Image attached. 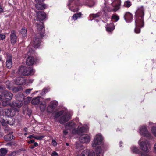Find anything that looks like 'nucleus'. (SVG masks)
<instances>
[{
    "instance_id": "obj_55",
    "label": "nucleus",
    "mask_w": 156,
    "mask_h": 156,
    "mask_svg": "<svg viewBox=\"0 0 156 156\" xmlns=\"http://www.w3.org/2000/svg\"><path fill=\"white\" fill-rule=\"evenodd\" d=\"M154 151H156V143H155V144L154 146Z\"/></svg>"
},
{
    "instance_id": "obj_37",
    "label": "nucleus",
    "mask_w": 156,
    "mask_h": 156,
    "mask_svg": "<svg viewBox=\"0 0 156 156\" xmlns=\"http://www.w3.org/2000/svg\"><path fill=\"white\" fill-rule=\"evenodd\" d=\"M131 5V2L129 1H127L125 2L124 5L127 7H130Z\"/></svg>"
},
{
    "instance_id": "obj_56",
    "label": "nucleus",
    "mask_w": 156,
    "mask_h": 156,
    "mask_svg": "<svg viewBox=\"0 0 156 156\" xmlns=\"http://www.w3.org/2000/svg\"><path fill=\"white\" fill-rule=\"evenodd\" d=\"M35 147H34V146H30V148H31V149H33Z\"/></svg>"
},
{
    "instance_id": "obj_2",
    "label": "nucleus",
    "mask_w": 156,
    "mask_h": 156,
    "mask_svg": "<svg viewBox=\"0 0 156 156\" xmlns=\"http://www.w3.org/2000/svg\"><path fill=\"white\" fill-rule=\"evenodd\" d=\"M136 16L137 18L135 20L136 27L134 31L136 33H140V27H143L144 25L143 17L144 12L143 10H137L136 12Z\"/></svg>"
},
{
    "instance_id": "obj_46",
    "label": "nucleus",
    "mask_w": 156,
    "mask_h": 156,
    "mask_svg": "<svg viewBox=\"0 0 156 156\" xmlns=\"http://www.w3.org/2000/svg\"><path fill=\"white\" fill-rule=\"evenodd\" d=\"M58 155V154L55 151H54L52 152L51 156H55Z\"/></svg>"
},
{
    "instance_id": "obj_27",
    "label": "nucleus",
    "mask_w": 156,
    "mask_h": 156,
    "mask_svg": "<svg viewBox=\"0 0 156 156\" xmlns=\"http://www.w3.org/2000/svg\"><path fill=\"white\" fill-rule=\"evenodd\" d=\"M23 89L22 87L21 86H18L17 87H14L12 89V91L15 92H16L22 90Z\"/></svg>"
},
{
    "instance_id": "obj_3",
    "label": "nucleus",
    "mask_w": 156,
    "mask_h": 156,
    "mask_svg": "<svg viewBox=\"0 0 156 156\" xmlns=\"http://www.w3.org/2000/svg\"><path fill=\"white\" fill-rule=\"evenodd\" d=\"M13 96L12 94L7 91H3L0 95V100L3 101L2 105L4 106L7 105L9 104V101L11 100Z\"/></svg>"
},
{
    "instance_id": "obj_6",
    "label": "nucleus",
    "mask_w": 156,
    "mask_h": 156,
    "mask_svg": "<svg viewBox=\"0 0 156 156\" xmlns=\"http://www.w3.org/2000/svg\"><path fill=\"white\" fill-rule=\"evenodd\" d=\"M81 124L80 123L78 124L77 130L74 129L72 130V133L74 134H78L79 135L81 133L86 132L88 129L87 126H82Z\"/></svg>"
},
{
    "instance_id": "obj_4",
    "label": "nucleus",
    "mask_w": 156,
    "mask_h": 156,
    "mask_svg": "<svg viewBox=\"0 0 156 156\" xmlns=\"http://www.w3.org/2000/svg\"><path fill=\"white\" fill-rule=\"evenodd\" d=\"M34 71L31 67L26 68L24 66L21 67L18 71L19 74L21 75L27 76L29 74H33L34 73Z\"/></svg>"
},
{
    "instance_id": "obj_63",
    "label": "nucleus",
    "mask_w": 156,
    "mask_h": 156,
    "mask_svg": "<svg viewBox=\"0 0 156 156\" xmlns=\"http://www.w3.org/2000/svg\"><path fill=\"white\" fill-rule=\"evenodd\" d=\"M27 133H24V135H25V136H26V135H27Z\"/></svg>"
},
{
    "instance_id": "obj_60",
    "label": "nucleus",
    "mask_w": 156,
    "mask_h": 156,
    "mask_svg": "<svg viewBox=\"0 0 156 156\" xmlns=\"http://www.w3.org/2000/svg\"><path fill=\"white\" fill-rule=\"evenodd\" d=\"M7 88L9 89H10V87L9 86H7Z\"/></svg>"
},
{
    "instance_id": "obj_15",
    "label": "nucleus",
    "mask_w": 156,
    "mask_h": 156,
    "mask_svg": "<svg viewBox=\"0 0 156 156\" xmlns=\"http://www.w3.org/2000/svg\"><path fill=\"white\" fill-rule=\"evenodd\" d=\"M70 118V115L69 113H67L65 115L61 117L59 120V122L61 124H63L69 120Z\"/></svg>"
},
{
    "instance_id": "obj_33",
    "label": "nucleus",
    "mask_w": 156,
    "mask_h": 156,
    "mask_svg": "<svg viewBox=\"0 0 156 156\" xmlns=\"http://www.w3.org/2000/svg\"><path fill=\"white\" fill-rule=\"evenodd\" d=\"M20 33L23 37H25L27 35V30L26 28H23L20 30Z\"/></svg>"
},
{
    "instance_id": "obj_34",
    "label": "nucleus",
    "mask_w": 156,
    "mask_h": 156,
    "mask_svg": "<svg viewBox=\"0 0 156 156\" xmlns=\"http://www.w3.org/2000/svg\"><path fill=\"white\" fill-rule=\"evenodd\" d=\"M132 151L134 153H139V150L138 149L137 147L133 146L131 148Z\"/></svg>"
},
{
    "instance_id": "obj_59",
    "label": "nucleus",
    "mask_w": 156,
    "mask_h": 156,
    "mask_svg": "<svg viewBox=\"0 0 156 156\" xmlns=\"http://www.w3.org/2000/svg\"><path fill=\"white\" fill-rule=\"evenodd\" d=\"M2 136V133H1L0 132V136Z\"/></svg>"
},
{
    "instance_id": "obj_58",
    "label": "nucleus",
    "mask_w": 156,
    "mask_h": 156,
    "mask_svg": "<svg viewBox=\"0 0 156 156\" xmlns=\"http://www.w3.org/2000/svg\"><path fill=\"white\" fill-rule=\"evenodd\" d=\"M0 10H3L1 6L0 5Z\"/></svg>"
},
{
    "instance_id": "obj_7",
    "label": "nucleus",
    "mask_w": 156,
    "mask_h": 156,
    "mask_svg": "<svg viewBox=\"0 0 156 156\" xmlns=\"http://www.w3.org/2000/svg\"><path fill=\"white\" fill-rule=\"evenodd\" d=\"M103 138L101 135L98 134L96 135L92 144L93 147H95L98 145L101 144L102 143Z\"/></svg>"
},
{
    "instance_id": "obj_47",
    "label": "nucleus",
    "mask_w": 156,
    "mask_h": 156,
    "mask_svg": "<svg viewBox=\"0 0 156 156\" xmlns=\"http://www.w3.org/2000/svg\"><path fill=\"white\" fill-rule=\"evenodd\" d=\"M4 117V116L2 115L0 116V122L1 123L2 122V121L4 120L3 118Z\"/></svg>"
},
{
    "instance_id": "obj_12",
    "label": "nucleus",
    "mask_w": 156,
    "mask_h": 156,
    "mask_svg": "<svg viewBox=\"0 0 156 156\" xmlns=\"http://www.w3.org/2000/svg\"><path fill=\"white\" fill-rule=\"evenodd\" d=\"M37 31L39 32L40 37H42L44 34V24L43 23L40 22L39 24L37 25Z\"/></svg>"
},
{
    "instance_id": "obj_19",
    "label": "nucleus",
    "mask_w": 156,
    "mask_h": 156,
    "mask_svg": "<svg viewBox=\"0 0 156 156\" xmlns=\"http://www.w3.org/2000/svg\"><path fill=\"white\" fill-rule=\"evenodd\" d=\"M10 37L11 43L12 44L15 43L17 41V37L14 31H12Z\"/></svg>"
},
{
    "instance_id": "obj_49",
    "label": "nucleus",
    "mask_w": 156,
    "mask_h": 156,
    "mask_svg": "<svg viewBox=\"0 0 156 156\" xmlns=\"http://www.w3.org/2000/svg\"><path fill=\"white\" fill-rule=\"evenodd\" d=\"M38 144L37 143V142H34V144L33 146L35 147L37 146H38Z\"/></svg>"
},
{
    "instance_id": "obj_54",
    "label": "nucleus",
    "mask_w": 156,
    "mask_h": 156,
    "mask_svg": "<svg viewBox=\"0 0 156 156\" xmlns=\"http://www.w3.org/2000/svg\"><path fill=\"white\" fill-rule=\"evenodd\" d=\"M144 7L143 6H142L140 8H138L137 10H144Z\"/></svg>"
},
{
    "instance_id": "obj_57",
    "label": "nucleus",
    "mask_w": 156,
    "mask_h": 156,
    "mask_svg": "<svg viewBox=\"0 0 156 156\" xmlns=\"http://www.w3.org/2000/svg\"><path fill=\"white\" fill-rule=\"evenodd\" d=\"M24 129V130L25 131V132H26L27 130V128H25Z\"/></svg>"
},
{
    "instance_id": "obj_45",
    "label": "nucleus",
    "mask_w": 156,
    "mask_h": 156,
    "mask_svg": "<svg viewBox=\"0 0 156 156\" xmlns=\"http://www.w3.org/2000/svg\"><path fill=\"white\" fill-rule=\"evenodd\" d=\"M8 123V121H6L5 120L4 121H2L1 122L2 125L5 126L6 125V123Z\"/></svg>"
},
{
    "instance_id": "obj_29",
    "label": "nucleus",
    "mask_w": 156,
    "mask_h": 156,
    "mask_svg": "<svg viewBox=\"0 0 156 156\" xmlns=\"http://www.w3.org/2000/svg\"><path fill=\"white\" fill-rule=\"evenodd\" d=\"M0 156H5L7 152L6 149L2 148L0 149Z\"/></svg>"
},
{
    "instance_id": "obj_22",
    "label": "nucleus",
    "mask_w": 156,
    "mask_h": 156,
    "mask_svg": "<svg viewBox=\"0 0 156 156\" xmlns=\"http://www.w3.org/2000/svg\"><path fill=\"white\" fill-rule=\"evenodd\" d=\"M113 4L114 5V8L112 10H119L120 8L121 1L119 0H116Z\"/></svg>"
},
{
    "instance_id": "obj_35",
    "label": "nucleus",
    "mask_w": 156,
    "mask_h": 156,
    "mask_svg": "<svg viewBox=\"0 0 156 156\" xmlns=\"http://www.w3.org/2000/svg\"><path fill=\"white\" fill-rule=\"evenodd\" d=\"M63 110H61L58 112H57L55 115L54 117L55 118H57L61 115L64 113Z\"/></svg>"
},
{
    "instance_id": "obj_62",
    "label": "nucleus",
    "mask_w": 156,
    "mask_h": 156,
    "mask_svg": "<svg viewBox=\"0 0 156 156\" xmlns=\"http://www.w3.org/2000/svg\"><path fill=\"white\" fill-rule=\"evenodd\" d=\"M30 81L31 83H32L33 82L32 80H30Z\"/></svg>"
},
{
    "instance_id": "obj_50",
    "label": "nucleus",
    "mask_w": 156,
    "mask_h": 156,
    "mask_svg": "<svg viewBox=\"0 0 156 156\" xmlns=\"http://www.w3.org/2000/svg\"><path fill=\"white\" fill-rule=\"evenodd\" d=\"M68 133V132L66 130H65L63 131V134L65 135H66Z\"/></svg>"
},
{
    "instance_id": "obj_40",
    "label": "nucleus",
    "mask_w": 156,
    "mask_h": 156,
    "mask_svg": "<svg viewBox=\"0 0 156 156\" xmlns=\"http://www.w3.org/2000/svg\"><path fill=\"white\" fill-rule=\"evenodd\" d=\"M151 131L153 134L156 136V127H153L151 129Z\"/></svg>"
},
{
    "instance_id": "obj_20",
    "label": "nucleus",
    "mask_w": 156,
    "mask_h": 156,
    "mask_svg": "<svg viewBox=\"0 0 156 156\" xmlns=\"http://www.w3.org/2000/svg\"><path fill=\"white\" fill-rule=\"evenodd\" d=\"M25 82V80L23 77H19L16 79L15 83L17 85H21Z\"/></svg>"
},
{
    "instance_id": "obj_24",
    "label": "nucleus",
    "mask_w": 156,
    "mask_h": 156,
    "mask_svg": "<svg viewBox=\"0 0 156 156\" xmlns=\"http://www.w3.org/2000/svg\"><path fill=\"white\" fill-rule=\"evenodd\" d=\"M6 65L7 67L8 68H10L12 67V61L11 58H8L6 62Z\"/></svg>"
},
{
    "instance_id": "obj_5",
    "label": "nucleus",
    "mask_w": 156,
    "mask_h": 156,
    "mask_svg": "<svg viewBox=\"0 0 156 156\" xmlns=\"http://www.w3.org/2000/svg\"><path fill=\"white\" fill-rule=\"evenodd\" d=\"M17 101L13 102V105L14 106L17 108H20L23 105L22 101L24 98V96L22 93L20 95L16 96Z\"/></svg>"
},
{
    "instance_id": "obj_28",
    "label": "nucleus",
    "mask_w": 156,
    "mask_h": 156,
    "mask_svg": "<svg viewBox=\"0 0 156 156\" xmlns=\"http://www.w3.org/2000/svg\"><path fill=\"white\" fill-rule=\"evenodd\" d=\"M13 136L11 134H8L4 136V138L6 141H9L12 140L13 138Z\"/></svg>"
},
{
    "instance_id": "obj_26",
    "label": "nucleus",
    "mask_w": 156,
    "mask_h": 156,
    "mask_svg": "<svg viewBox=\"0 0 156 156\" xmlns=\"http://www.w3.org/2000/svg\"><path fill=\"white\" fill-rule=\"evenodd\" d=\"M40 97H37L34 98L31 101L32 103L35 105L38 104L40 102Z\"/></svg>"
},
{
    "instance_id": "obj_38",
    "label": "nucleus",
    "mask_w": 156,
    "mask_h": 156,
    "mask_svg": "<svg viewBox=\"0 0 156 156\" xmlns=\"http://www.w3.org/2000/svg\"><path fill=\"white\" fill-rule=\"evenodd\" d=\"M112 19L113 20H114L115 22H116L119 19V17L116 15H114L112 16Z\"/></svg>"
},
{
    "instance_id": "obj_14",
    "label": "nucleus",
    "mask_w": 156,
    "mask_h": 156,
    "mask_svg": "<svg viewBox=\"0 0 156 156\" xmlns=\"http://www.w3.org/2000/svg\"><path fill=\"white\" fill-rule=\"evenodd\" d=\"M5 115L9 117H13L16 113V111L14 108L12 109H6L5 111Z\"/></svg>"
},
{
    "instance_id": "obj_51",
    "label": "nucleus",
    "mask_w": 156,
    "mask_h": 156,
    "mask_svg": "<svg viewBox=\"0 0 156 156\" xmlns=\"http://www.w3.org/2000/svg\"><path fill=\"white\" fill-rule=\"evenodd\" d=\"M100 16V15L99 14H98V13H97V14H94V17H99Z\"/></svg>"
},
{
    "instance_id": "obj_36",
    "label": "nucleus",
    "mask_w": 156,
    "mask_h": 156,
    "mask_svg": "<svg viewBox=\"0 0 156 156\" xmlns=\"http://www.w3.org/2000/svg\"><path fill=\"white\" fill-rule=\"evenodd\" d=\"M46 104L41 103L40 105V108L41 111H44L45 109Z\"/></svg>"
},
{
    "instance_id": "obj_53",
    "label": "nucleus",
    "mask_w": 156,
    "mask_h": 156,
    "mask_svg": "<svg viewBox=\"0 0 156 156\" xmlns=\"http://www.w3.org/2000/svg\"><path fill=\"white\" fill-rule=\"evenodd\" d=\"M142 156H148V154L147 153H143L141 154Z\"/></svg>"
},
{
    "instance_id": "obj_32",
    "label": "nucleus",
    "mask_w": 156,
    "mask_h": 156,
    "mask_svg": "<svg viewBox=\"0 0 156 156\" xmlns=\"http://www.w3.org/2000/svg\"><path fill=\"white\" fill-rule=\"evenodd\" d=\"M96 151L97 156H103L102 154L101 153V150L100 147H98Z\"/></svg>"
},
{
    "instance_id": "obj_42",
    "label": "nucleus",
    "mask_w": 156,
    "mask_h": 156,
    "mask_svg": "<svg viewBox=\"0 0 156 156\" xmlns=\"http://www.w3.org/2000/svg\"><path fill=\"white\" fill-rule=\"evenodd\" d=\"M32 90V89H26L25 90V92L27 94H28L30 93L31 91Z\"/></svg>"
},
{
    "instance_id": "obj_8",
    "label": "nucleus",
    "mask_w": 156,
    "mask_h": 156,
    "mask_svg": "<svg viewBox=\"0 0 156 156\" xmlns=\"http://www.w3.org/2000/svg\"><path fill=\"white\" fill-rule=\"evenodd\" d=\"M46 17V14L43 10H39L36 12V19L37 20H43Z\"/></svg>"
},
{
    "instance_id": "obj_52",
    "label": "nucleus",
    "mask_w": 156,
    "mask_h": 156,
    "mask_svg": "<svg viewBox=\"0 0 156 156\" xmlns=\"http://www.w3.org/2000/svg\"><path fill=\"white\" fill-rule=\"evenodd\" d=\"M34 136L33 135H30L27 137V138H34Z\"/></svg>"
},
{
    "instance_id": "obj_25",
    "label": "nucleus",
    "mask_w": 156,
    "mask_h": 156,
    "mask_svg": "<svg viewBox=\"0 0 156 156\" xmlns=\"http://www.w3.org/2000/svg\"><path fill=\"white\" fill-rule=\"evenodd\" d=\"M74 125L75 123L73 121H70L66 124V128L69 129H70L74 126Z\"/></svg>"
},
{
    "instance_id": "obj_44",
    "label": "nucleus",
    "mask_w": 156,
    "mask_h": 156,
    "mask_svg": "<svg viewBox=\"0 0 156 156\" xmlns=\"http://www.w3.org/2000/svg\"><path fill=\"white\" fill-rule=\"evenodd\" d=\"M52 143L53 146H55L57 145V143L54 140H53L52 141Z\"/></svg>"
},
{
    "instance_id": "obj_10",
    "label": "nucleus",
    "mask_w": 156,
    "mask_h": 156,
    "mask_svg": "<svg viewBox=\"0 0 156 156\" xmlns=\"http://www.w3.org/2000/svg\"><path fill=\"white\" fill-rule=\"evenodd\" d=\"M140 133L146 137H148L151 136V134L148 131L147 128L145 126L140 127L139 129Z\"/></svg>"
},
{
    "instance_id": "obj_11",
    "label": "nucleus",
    "mask_w": 156,
    "mask_h": 156,
    "mask_svg": "<svg viewBox=\"0 0 156 156\" xmlns=\"http://www.w3.org/2000/svg\"><path fill=\"white\" fill-rule=\"evenodd\" d=\"M37 3L35 4V6L37 10H44L46 9L47 5L44 3H39V2H41L43 0H35Z\"/></svg>"
},
{
    "instance_id": "obj_64",
    "label": "nucleus",
    "mask_w": 156,
    "mask_h": 156,
    "mask_svg": "<svg viewBox=\"0 0 156 156\" xmlns=\"http://www.w3.org/2000/svg\"><path fill=\"white\" fill-rule=\"evenodd\" d=\"M3 10H0V12H3Z\"/></svg>"
},
{
    "instance_id": "obj_1",
    "label": "nucleus",
    "mask_w": 156,
    "mask_h": 156,
    "mask_svg": "<svg viewBox=\"0 0 156 156\" xmlns=\"http://www.w3.org/2000/svg\"><path fill=\"white\" fill-rule=\"evenodd\" d=\"M94 4L93 0H70L68 7L69 10H79L83 5L91 7Z\"/></svg>"
},
{
    "instance_id": "obj_30",
    "label": "nucleus",
    "mask_w": 156,
    "mask_h": 156,
    "mask_svg": "<svg viewBox=\"0 0 156 156\" xmlns=\"http://www.w3.org/2000/svg\"><path fill=\"white\" fill-rule=\"evenodd\" d=\"M81 13L80 12L75 14L73 16V19L74 20H76L78 18L81 17Z\"/></svg>"
},
{
    "instance_id": "obj_43",
    "label": "nucleus",
    "mask_w": 156,
    "mask_h": 156,
    "mask_svg": "<svg viewBox=\"0 0 156 156\" xmlns=\"http://www.w3.org/2000/svg\"><path fill=\"white\" fill-rule=\"evenodd\" d=\"M5 38V36L4 34H0V39L3 40Z\"/></svg>"
},
{
    "instance_id": "obj_17",
    "label": "nucleus",
    "mask_w": 156,
    "mask_h": 156,
    "mask_svg": "<svg viewBox=\"0 0 156 156\" xmlns=\"http://www.w3.org/2000/svg\"><path fill=\"white\" fill-rule=\"evenodd\" d=\"M41 40L39 38H35L33 41L31 42V44L32 45L34 48H38L40 45Z\"/></svg>"
},
{
    "instance_id": "obj_48",
    "label": "nucleus",
    "mask_w": 156,
    "mask_h": 156,
    "mask_svg": "<svg viewBox=\"0 0 156 156\" xmlns=\"http://www.w3.org/2000/svg\"><path fill=\"white\" fill-rule=\"evenodd\" d=\"M34 142V140H32L28 141V143L29 144L33 143Z\"/></svg>"
},
{
    "instance_id": "obj_16",
    "label": "nucleus",
    "mask_w": 156,
    "mask_h": 156,
    "mask_svg": "<svg viewBox=\"0 0 156 156\" xmlns=\"http://www.w3.org/2000/svg\"><path fill=\"white\" fill-rule=\"evenodd\" d=\"M58 105V103L56 101H51V105L47 107V110L48 112H51Z\"/></svg>"
},
{
    "instance_id": "obj_61",
    "label": "nucleus",
    "mask_w": 156,
    "mask_h": 156,
    "mask_svg": "<svg viewBox=\"0 0 156 156\" xmlns=\"http://www.w3.org/2000/svg\"><path fill=\"white\" fill-rule=\"evenodd\" d=\"M66 145L67 146H68L69 145V144H68V143H66Z\"/></svg>"
},
{
    "instance_id": "obj_18",
    "label": "nucleus",
    "mask_w": 156,
    "mask_h": 156,
    "mask_svg": "<svg viewBox=\"0 0 156 156\" xmlns=\"http://www.w3.org/2000/svg\"><path fill=\"white\" fill-rule=\"evenodd\" d=\"M124 18L126 21L129 23L131 22L133 18V16L130 13L127 12L125 13Z\"/></svg>"
},
{
    "instance_id": "obj_9",
    "label": "nucleus",
    "mask_w": 156,
    "mask_h": 156,
    "mask_svg": "<svg viewBox=\"0 0 156 156\" xmlns=\"http://www.w3.org/2000/svg\"><path fill=\"white\" fill-rule=\"evenodd\" d=\"M141 140H140L138 142L140 147L141 149L145 152L147 153L148 150L147 147V145L148 144L147 141H141Z\"/></svg>"
},
{
    "instance_id": "obj_21",
    "label": "nucleus",
    "mask_w": 156,
    "mask_h": 156,
    "mask_svg": "<svg viewBox=\"0 0 156 156\" xmlns=\"http://www.w3.org/2000/svg\"><path fill=\"white\" fill-rule=\"evenodd\" d=\"M35 62L34 58L32 56L28 57L26 59V63L28 65H31L34 64Z\"/></svg>"
},
{
    "instance_id": "obj_13",
    "label": "nucleus",
    "mask_w": 156,
    "mask_h": 156,
    "mask_svg": "<svg viewBox=\"0 0 156 156\" xmlns=\"http://www.w3.org/2000/svg\"><path fill=\"white\" fill-rule=\"evenodd\" d=\"M91 139L90 136L85 134L82 135L79 138L80 141L82 143H87L89 142Z\"/></svg>"
},
{
    "instance_id": "obj_23",
    "label": "nucleus",
    "mask_w": 156,
    "mask_h": 156,
    "mask_svg": "<svg viewBox=\"0 0 156 156\" xmlns=\"http://www.w3.org/2000/svg\"><path fill=\"white\" fill-rule=\"evenodd\" d=\"M81 156H95V154H90L89 150H84L81 153Z\"/></svg>"
},
{
    "instance_id": "obj_39",
    "label": "nucleus",
    "mask_w": 156,
    "mask_h": 156,
    "mask_svg": "<svg viewBox=\"0 0 156 156\" xmlns=\"http://www.w3.org/2000/svg\"><path fill=\"white\" fill-rule=\"evenodd\" d=\"M49 91V89L48 88H45L42 90V94H44L45 93L48 92Z\"/></svg>"
},
{
    "instance_id": "obj_31",
    "label": "nucleus",
    "mask_w": 156,
    "mask_h": 156,
    "mask_svg": "<svg viewBox=\"0 0 156 156\" xmlns=\"http://www.w3.org/2000/svg\"><path fill=\"white\" fill-rule=\"evenodd\" d=\"M115 29V26L113 24H111L110 27H106V30L109 32H111Z\"/></svg>"
},
{
    "instance_id": "obj_41",
    "label": "nucleus",
    "mask_w": 156,
    "mask_h": 156,
    "mask_svg": "<svg viewBox=\"0 0 156 156\" xmlns=\"http://www.w3.org/2000/svg\"><path fill=\"white\" fill-rule=\"evenodd\" d=\"M44 136H34V138H35L36 139L38 140H41L42 139L43 137Z\"/></svg>"
}]
</instances>
